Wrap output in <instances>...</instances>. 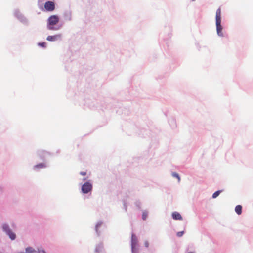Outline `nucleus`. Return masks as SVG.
I'll list each match as a JSON object with an SVG mask.
<instances>
[{
  "instance_id": "12",
  "label": "nucleus",
  "mask_w": 253,
  "mask_h": 253,
  "mask_svg": "<svg viewBox=\"0 0 253 253\" xmlns=\"http://www.w3.org/2000/svg\"><path fill=\"white\" fill-rule=\"evenodd\" d=\"M49 0H38V4L39 6L41 8V6L43 5L44 2L48 1Z\"/></svg>"
},
{
  "instance_id": "23",
  "label": "nucleus",
  "mask_w": 253,
  "mask_h": 253,
  "mask_svg": "<svg viewBox=\"0 0 253 253\" xmlns=\"http://www.w3.org/2000/svg\"><path fill=\"white\" fill-rule=\"evenodd\" d=\"M99 226V225H97L96 226V231L97 230V228Z\"/></svg>"
},
{
  "instance_id": "7",
  "label": "nucleus",
  "mask_w": 253,
  "mask_h": 253,
  "mask_svg": "<svg viewBox=\"0 0 253 253\" xmlns=\"http://www.w3.org/2000/svg\"><path fill=\"white\" fill-rule=\"evenodd\" d=\"M60 34H58L54 36H48L46 39L48 41H56L58 39L61 37Z\"/></svg>"
},
{
  "instance_id": "19",
  "label": "nucleus",
  "mask_w": 253,
  "mask_h": 253,
  "mask_svg": "<svg viewBox=\"0 0 253 253\" xmlns=\"http://www.w3.org/2000/svg\"><path fill=\"white\" fill-rule=\"evenodd\" d=\"M144 245H145V247H148L149 246V243H148V241H146L144 243Z\"/></svg>"
},
{
  "instance_id": "6",
  "label": "nucleus",
  "mask_w": 253,
  "mask_h": 253,
  "mask_svg": "<svg viewBox=\"0 0 253 253\" xmlns=\"http://www.w3.org/2000/svg\"><path fill=\"white\" fill-rule=\"evenodd\" d=\"M216 26L217 34L219 36H223V33L222 32V27L221 25V22H216Z\"/></svg>"
},
{
  "instance_id": "1",
  "label": "nucleus",
  "mask_w": 253,
  "mask_h": 253,
  "mask_svg": "<svg viewBox=\"0 0 253 253\" xmlns=\"http://www.w3.org/2000/svg\"><path fill=\"white\" fill-rule=\"evenodd\" d=\"M59 19L57 15H52L50 16L47 20L48 29L50 30H57L53 27L59 22Z\"/></svg>"
},
{
  "instance_id": "17",
  "label": "nucleus",
  "mask_w": 253,
  "mask_h": 253,
  "mask_svg": "<svg viewBox=\"0 0 253 253\" xmlns=\"http://www.w3.org/2000/svg\"><path fill=\"white\" fill-rule=\"evenodd\" d=\"M183 233L184 231L178 232L177 233V236L179 237H181L183 235Z\"/></svg>"
},
{
  "instance_id": "21",
  "label": "nucleus",
  "mask_w": 253,
  "mask_h": 253,
  "mask_svg": "<svg viewBox=\"0 0 253 253\" xmlns=\"http://www.w3.org/2000/svg\"><path fill=\"white\" fill-rule=\"evenodd\" d=\"M39 253H45L44 251H40L39 252H38Z\"/></svg>"
},
{
  "instance_id": "14",
  "label": "nucleus",
  "mask_w": 253,
  "mask_h": 253,
  "mask_svg": "<svg viewBox=\"0 0 253 253\" xmlns=\"http://www.w3.org/2000/svg\"><path fill=\"white\" fill-rule=\"evenodd\" d=\"M172 175L173 177L176 178L178 179V182L180 181V177L177 173L173 172L172 173Z\"/></svg>"
},
{
  "instance_id": "11",
  "label": "nucleus",
  "mask_w": 253,
  "mask_h": 253,
  "mask_svg": "<svg viewBox=\"0 0 253 253\" xmlns=\"http://www.w3.org/2000/svg\"><path fill=\"white\" fill-rule=\"evenodd\" d=\"M27 253H39L31 247H28L26 249Z\"/></svg>"
},
{
  "instance_id": "22",
  "label": "nucleus",
  "mask_w": 253,
  "mask_h": 253,
  "mask_svg": "<svg viewBox=\"0 0 253 253\" xmlns=\"http://www.w3.org/2000/svg\"><path fill=\"white\" fill-rule=\"evenodd\" d=\"M187 253H195L194 251H189Z\"/></svg>"
},
{
  "instance_id": "16",
  "label": "nucleus",
  "mask_w": 253,
  "mask_h": 253,
  "mask_svg": "<svg viewBox=\"0 0 253 253\" xmlns=\"http://www.w3.org/2000/svg\"><path fill=\"white\" fill-rule=\"evenodd\" d=\"M46 43L45 42H42V43H39L38 45L40 46H42V47H46Z\"/></svg>"
},
{
  "instance_id": "9",
  "label": "nucleus",
  "mask_w": 253,
  "mask_h": 253,
  "mask_svg": "<svg viewBox=\"0 0 253 253\" xmlns=\"http://www.w3.org/2000/svg\"><path fill=\"white\" fill-rule=\"evenodd\" d=\"M172 217L173 219L174 220H182V218L181 215L177 212H174L172 213Z\"/></svg>"
},
{
  "instance_id": "15",
  "label": "nucleus",
  "mask_w": 253,
  "mask_h": 253,
  "mask_svg": "<svg viewBox=\"0 0 253 253\" xmlns=\"http://www.w3.org/2000/svg\"><path fill=\"white\" fill-rule=\"evenodd\" d=\"M45 167V165L44 164H42V163H41V164H39L38 165H37L36 166H35V167L36 168H43Z\"/></svg>"
},
{
  "instance_id": "5",
  "label": "nucleus",
  "mask_w": 253,
  "mask_h": 253,
  "mask_svg": "<svg viewBox=\"0 0 253 253\" xmlns=\"http://www.w3.org/2000/svg\"><path fill=\"white\" fill-rule=\"evenodd\" d=\"M137 244V238L136 236L132 234L131 235V249L132 253H135V248Z\"/></svg>"
},
{
  "instance_id": "18",
  "label": "nucleus",
  "mask_w": 253,
  "mask_h": 253,
  "mask_svg": "<svg viewBox=\"0 0 253 253\" xmlns=\"http://www.w3.org/2000/svg\"><path fill=\"white\" fill-rule=\"evenodd\" d=\"M80 174L82 176H85L86 174L85 172H81Z\"/></svg>"
},
{
  "instance_id": "3",
  "label": "nucleus",
  "mask_w": 253,
  "mask_h": 253,
  "mask_svg": "<svg viewBox=\"0 0 253 253\" xmlns=\"http://www.w3.org/2000/svg\"><path fill=\"white\" fill-rule=\"evenodd\" d=\"M3 230L4 232L6 233V234L9 236V238L11 240H14L16 238V235L14 233H13L9 228L8 226L4 224L2 226Z\"/></svg>"
},
{
  "instance_id": "2",
  "label": "nucleus",
  "mask_w": 253,
  "mask_h": 253,
  "mask_svg": "<svg viewBox=\"0 0 253 253\" xmlns=\"http://www.w3.org/2000/svg\"><path fill=\"white\" fill-rule=\"evenodd\" d=\"M44 8L47 11H53L55 8V3L53 1H47L44 3Z\"/></svg>"
},
{
  "instance_id": "20",
  "label": "nucleus",
  "mask_w": 253,
  "mask_h": 253,
  "mask_svg": "<svg viewBox=\"0 0 253 253\" xmlns=\"http://www.w3.org/2000/svg\"><path fill=\"white\" fill-rule=\"evenodd\" d=\"M146 217V216L145 215L143 214L142 215V218H143V220H145Z\"/></svg>"
},
{
  "instance_id": "8",
  "label": "nucleus",
  "mask_w": 253,
  "mask_h": 253,
  "mask_svg": "<svg viewBox=\"0 0 253 253\" xmlns=\"http://www.w3.org/2000/svg\"><path fill=\"white\" fill-rule=\"evenodd\" d=\"M216 22H221V9L219 8L216 12Z\"/></svg>"
},
{
  "instance_id": "4",
  "label": "nucleus",
  "mask_w": 253,
  "mask_h": 253,
  "mask_svg": "<svg viewBox=\"0 0 253 253\" xmlns=\"http://www.w3.org/2000/svg\"><path fill=\"white\" fill-rule=\"evenodd\" d=\"M92 189V184L89 182L84 183L82 187V191L84 193H87Z\"/></svg>"
},
{
  "instance_id": "10",
  "label": "nucleus",
  "mask_w": 253,
  "mask_h": 253,
  "mask_svg": "<svg viewBox=\"0 0 253 253\" xmlns=\"http://www.w3.org/2000/svg\"><path fill=\"white\" fill-rule=\"evenodd\" d=\"M242 207L241 205H237L236 206L235 210L238 215H241L242 213Z\"/></svg>"
},
{
  "instance_id": "13",
  "label": "nucleus",
  "mask_w": 253,
  "mask_h": 253,
  "mask_svg": "<svg viewBox=\"0 0 253 253\" xmlns=\"http://www.w3.org/2000/svg\"><path fill=\"white\" fill-rule=\"evenodd\" d=\"M221 191H222L221 190H218V191H217L215 192H214L212 195V198H216L220 194V193L221 192Z\"/></svg>"
}]
</instances>
